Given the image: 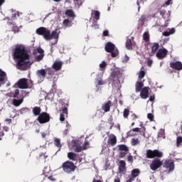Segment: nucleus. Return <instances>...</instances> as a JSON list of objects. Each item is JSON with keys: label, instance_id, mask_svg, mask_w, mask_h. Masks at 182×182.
Wrapping results in <instances>:
<instances>
[{"label": "nucleus", "instance_id": "37", "mask_svg": "<svg viewBox=\"0 0 182 182\" xmlns=\"http://www.w3.org/2000/svg\"><path fill=\"white\" fill-rule=\"evenodd\" d=\"M134 132H136L137 133H140V129L139 128H134L131 131H129V134L131 136H136V134H134Z\"/></svg>", "mask_w": 182, "mask_h": 182}, {"label": "nucleus", "instance_id": "14", "mask_svg": "<svg viewBox=\"0 0 182 182\" xmlns=\"http://www.w3.org/2000/svg\"><path fill=\"white\" fill-rule=\"evenodd\" d=\"M168 51L166 48H160L156 53V58L158 59H164L167 56Z\"/></svg>", "mask_w": 182, "mask_h": 182}, {"label": "nucleus", "instance_id": "61", "mask_svg": "<svg viewBox=\"0 0 182 182\" xmlns=\"http://www.w3.org/2000/svg\"><path fill=\"white\" fill-rule=\"evenodd\" d=\"M21 113H24V112H29V109L28 108H22L21 110Z\"/></svg>", "mask_w": 182, "mask_h": 182}, {"label": "nucleus", "instance_id": "56", "mask_svg": "<svg viewBox=\"0 0 182 182\" xmlns=\"http://www.w3.org/2000/svg\"><path fill=\"white\" fill-rule=\"evenodd\" d=\"M97 85H99L100 86H102V85H105V82H103V80H98Z\"/></svg>", "mask_w": 182, "mask_h": 182}, {"label": "nucleus", "instance_id": "63", "mask_svg": "<svg viewBox=\"0 0 182 182\" xmlns=\"http://www.w3.org/2000/svg\"><path fill=\"white\" fill-rule=\"evenodd\" d=\"M135 178H133V176H131L127 181V182H133L134 181Z\"/></svg>", "mask_w": 182, "mask_h": 182}, {"label": "nucleus", "instance_id": "58", "mask_svg": "<svg viewBox=\"0 0 182 182\" xmlns=\"http://www.w3.org/2000/svg\"><path fill=\"white\" fill-rule=\"evenodd\" d=\"M163 36H170L169 31H164V32H163Z\"/></svg>", "mask_w": 182, "mask_h": 182}, {"label": "nucleus", "instance_id": "31", "mask_svg": "<svg viewBox=\"0 0 182 182\" xmlns=\"http://www.w3.org/2000/svg\"><path fill=\"white\" fill-rule=\"evenodd\" d=\"M63 24L65 28H70V26H72V21L69 19H65L63 21Z\"/></svg>", "mask_w": 182, "mask_h": 182}, {"label": "nucleus", "instance_id": "28", "mask_svg": "<svg viewBox=\"0 0 182 182\" xmlns=\"http://www.w3.org/2000/svg\"><path fill=\"white\" fill-rule=\"evenodd\" d=\"M22 103H23V98H21V100H16V99L13 100V105L16 107L21 106V105H22Z\"/></svg>", "mask_w": 182, "mask_h": 182}, {"label": "nucleus", "instance_id": "11", "mask_svg": "<svg viewBox=\"0 0 182 182\" xmlns=\"http://www.w3.org/2000/svg\"><path fill=\"white\" fill-rule=\"evenodd\" d=\"M119 150V158L123 159V157H126V154L129 153V147L125 144H121L118 146Z\"/></svg>", "mask_w": 182, "mask_h": 182}, {"label": "nucleus", "instance_id": "10", "mask_svg": "<svg viewBox=\"0 0 182 182\" xmlns=\"http://www.w3.org/2000/svg\"><path fill=\"white\" fill-rule=\"evenodd\" d=\"M163 167L166 168L168 173L174 171V162L171 160H166L164 161Z\"/></svg>", "mask_w": 182, "mask_h": 182}, {"label": "nucleus", "instance_id": "39", "mask_svg": "<svg viewBox=\"0 0 182 182\" xmlns=\"http://www.w3.org/2000/svg\"><path fill=\"white\" fill-rule=\"evenodd\" d=\"M49 171H50V169H48V168H45L43 171V176H45V177H48Z\"/></svg>", "mask_w": 182, "mask_h": 182}, {"label": "nucleus", "instance_id": "54", "mask_svg": "<svg viewBox=\"0 0 182 182\" xmlns=\"http://www.w3.org/2000/svg\"><path fill=\"white\" fill-rule=\"evenodd\" d=\"M103 36H109V31L105 30L102 33Z\"/></svg>", "mask_w": 182, "mask_h": 182}, {"label": "nucleus", "instance_id": "23", "mask_svg": "<svg viewBox=\"0 0 182 182\" xmlns=\"http://www.w3.org/2000/svg\"><path fill=\"white\" fill-rule=\"evenodd\" d=\"M143 86H144V84L140 81H138L135 84V92L136 93H139V92H141V89H143Z\"/></svg>", "mask_w": 182, "mask_h": 182}, {"label": "nucleus", "instance_id": "6", "mask_svg": "<svg viewBox=\"0 0 182 182\" xmlns=\"http://www.w3.org/2000/svg\"><path fill=\"white\" fill-rule=\"evenodd\" d=\"M37 121L40 124H45V123H49L50 122V115L47 112H41L37 117Z\"/></svg>", "mask_w": 182, "mask_h": 182}, {"label": "nucleus", "instance_id": "26", "mask_svg": "<svg viewBox=\"0 0 182 182\" xmlns=\"http://www.w3.org/2000/svg\"><path fill=\"white\" fill-rule=\"evenodd\" d=\"M159 48H160V44H159V43H154L151 46V53H155L156 52H157Z\"/></svg>", "mask_w": 182, "mask_h": 182}, {"label": "nucleus", "instance_id": "5", "mask_svg": "<svg viewBox=\"0 0 182 182\" xmlns=\"http://www.w3.org/2000/svg\"><path fill=\"white\" fill-rule=\"evenodd\" d=\"M146 157L147 159H154L155 157H158V159H161L163 157V152L155 149L152 151L151 149H148L146 151Z\"/></svg>", "mask_w": 182, "mask_h": 182}, {"label": "nucleus", "instance_id": "20", "mask_svg": "<svg viewBox=\"0 0 182 182\" xmlns=\"http://www.w3.org/2000/svg\"><path fill=\"white\" fill-rule=\"evenodd\" d=\"M62 66H63V63L62 61H55L53 63L52 65V68L56 72H59L60 69H62Z\"/></svg>", "mask_w": 182, "mask_h": 182}, {"label": "nucleus", "instance_id": "24", "mask_svg": "<svg viewBox=\"0 0 182 182\" xmlns=\"http://www.w3.org/2000/svg\"><path fill=\"white\" fill-rule=\"evenodd\" d=\"M36 75L38 77L45 79V77H46V70H45V69L38 70H37Z\"/></svg>", "mask_w": 182, "mask_h": 182}, {"label": "nucleus", "instance_id": "64", "mask_svg": "<svg viewBox=\"0 0 182 182\" xmlns=\"http://www.w3.org/2000/svg\"><path fill=\"white\" fill-rule=\"evenodd\" d=\"M114 182H120V178L117 177L116 178L114 179Z\"/></svg>", "mask_w": 182, "mask_h": 182}, {"label": "nucleus", "instance_id": "55", "mask_svg": "<svg viewBox=\"0 0 182 182\" xmlns=\"http://www.w3.org/2000/svg\"><path fill=\"white\" fill-rule=\"evenodd\" d=\"M129 56H127V55H125L124 56V60H123V62H124L125 63H127V62H129Z\"/></svg>", "mask_w": 182, "mask_h": 182}, {"label": "nucleus", "instance_id": "45", "mask_svg": "<svg viewBox=\"0 0 182 182\" xmlns=\"http://www.w3.org/2000/svg\"><path fill=\"white\" fill-rule=\"evenodd\" d=\"M89 141H85L84 144L82 145V150H86L87 149V146H89Z\"/></svg>", "mask_w": 182, "mask_h": 182}, {"label": "nucleus", "instance_id": "3", "mask_svg": "<svg viewBox=\"0 0 182 182\" xmlns=\"http://www.w3.org/2000/svg\"><path fill=\"white\" fill-rule=\"evenodd\" d=\"M105 50L108 53H111L112 58H117L119 55V50L116 48V46L113 43L107 42L105 46Z\"/></svg>", "mask_w": 182, "mask_h": 182}, {"label": "nucleus", "instance_id": "49", "mask_svg": "<svg viewBox=\"0 0 182 182\" xmlns=\"http://www.w3.org/2000/svg\"><path fill=\"white\" fill-rule=\"evenodd\" d=\"M36 50L38 53H40V55H43V49H42L41 47L37 48Z\"/></svg>", "mask_w": 182, "mask_h": 182}, {"label": "nucleus", "instance_id": "30", "mask_svg": "<svg viewBox=\"0 0 182 182\" xmlns=\"http://www.w3.org/2000/svg\"><path fill=\"white\" fill-rule=\"evenodd\" d=\"M126 48L128 49V50H132V49H133V43H132V39L127 40Z\"/></svg>", "mask_w": 182, "mask_h": 182}, {"label": "nucleus", "instance_id": "27", "mask_svg": "<svg viewBox=\"0 0 182 182\" xmlns=\"http://www.w3.org/2000/svg\"><path fill=\"white\" fill-rule=\"evenodd\" d=\"M32 112L34 116H39V114H41V112H42V109L39 107H34Z\"/></svg>", "mask_w": 182, "mask_h": 182}, {"label": "nucleus", "instance_id": "60", "mask_svg": "<svg viewBox=\"0 0 182 182\" xmlns=\"http://www.w3.org/2000/svg\"><path fill=\"white\" fill-rule=\"evenodd\" d=\"M5 122H6V123H7V124H11V123H12V119H6Z\"/></svg>", "mask_w": 182, "mask_h": 182}, {"label": "nucleus", "instance_id": "33", "mask_svg": "<svg viewBox=\"0 0 182 182\" xmlns=\"http://www.w3.org/2000/svg\"><path fill=\"white\" fill-rule=\"evenodd\" d=\"M94 19L99 21L100 19V12L99 11H93Z\"/></svg>", "mask_w": 182, "mask_h": 182}, {"label": "nucleus", "instance_id": "29", "mask_svg": "<svg viewBox=\"0 0 182 182\" xmlns=\"http://www.w3.org/2000/svg\"><path fill=\"white\" fill-rule=\"evenodd\" d=\"M65 15L68 16V18H72L73 19H75V12L72 9H68L65 11Z\"/></svg>", "mask_w": 182, "mask_h": 182}, {"label": "nucleus", "instance_id": "51", "mask_svg": "<svg viewBox=\"0 0 182 182\" xmlns=\"http://www.w3.org/2000/svg\"><path fill=\"white\" fill-rule=\"evenodd\" d=\"M92 26L95 29H99V24H97V21L94 22L93 24L92 25Z\"/></svg>", "mask_w": 182, "mask_h": 182}, {"label": "nucleus", "instance_id": "13", "mask_svg": "<svg viewBox=\"0 0 182 182\" xmlns=\"http://www.w3.org/2000/svg\"><path fill=\"white\" fill-rule=\"evenodd\" d=\"M126 161L121 160L119 161V166L118 167V173L122 176V174L126 173Z\"/></svg>", "mask_w": 182, "mask_h": 182}, {"label": "nucleus", "instance_id": "47", "mask_svg": "<svg viewBox=\"0 0 182 182\" xmlns=\"http://www.w3.org/2000/svg\"><path fill=\"white\" fill-rule=\"evenodd\" d=\"M145 21H146V16L142 15L139 18V22H141V23H144Z\"/></svg>", "mask_w": 182, "mask_h": 182}, {"label": "nucleus", "instance_id": "12", "mask_svg": "<svg viewBox=\"0 0 182 182\" xmlns=\"http://www.w3.org/2000/svg\"><path fill=\"white\" fill-rule=\"evenodd\" d=\"M19 89H28L29 85H28V80L26 78H21L17 82Z\"/></svg>", "mask_w": 182, "mask_h": 182}, {"label": "nucleus", "instance_id": "62", "mask_svg": "<svg viewBox=\"0 0 182 182\" xmlns=\"http://www.w3.org/2000/svg\"><path fill=\"white\" fill-rule=\"evenodd\" d=\"M48 180H50V181H56V179L53 176H48Z\"/></svg>", "mask_w": 182, "mask_h": 182}, {"label": "nucleus", "instance_id": "1", "mask_svg": "<svg viewBox=\"0 0 182 182\" xmlns=\"http://www.w3.org/2000/svg\"><path fill=\"white\" fill-rule=\"evenodd\" d=\"M29 58V54H28V51L26 50L25 47L18 46L15 48L14 58L17 62L16 66L18 70H28L29 63H31Z\"/></svg>", "mask_w": 182, "mask_h": 182}, {"label": "nucleus", "instance_id": "53", "mask_svg": "<svg viewBox=\"0 0 182 182\" xmlns=\"http://www.w3.org/2000/svg\"><path fill=\"white\" fill-rule=\"evenodd\" d=\"M70 127H71V126H70V124H69V122H67V124H66L67 129L65 130V133H68V132H69V130L70 129Z\"/></svg>", "mask_w": 182, "mask_h": 182}, {"label": "nucleus", "instance_id": "40", "mask_svg": "<svg viewBox=\"0 0 182 182\" xmlns=\"http://www.w3.org/2000/svg\"><path fill=\"white\" fill-rule=\"evenodd\" d=\"M146 76V72L141 70L139 73V79H143Z\"/></svg>", "mask_w": 182, "mask_h": 182}, {"label": "nucleus", "instance_id": "4", "mask_svg": "<svg viewBox=\"0 0 182 182\" xmlns=\"http://www.w3.org/2000/svg\"><path fill=\"white\" fill-rule=\"evenodd\" d=\"M62 168L63 171L69 174L75 171V170H76V166H75V164H73V162L66 161L62 164Z\"/></svg>", "mask_w": 182, "mask_h": 182}, {"label": "nucleus", "instance_id": "32", "mask_svg": "<svg viewBox=\"0 0 182 182\" xmlns=\"http://www.w3.org/2000/svg\"><path fill=\"white\" fill-rule=\"evenodd\" d=\"M54 144L58 149L62 147V144H60V139L59 138H55L54 140Z\"/></svg>", "mask_w": 182, "mask_h": 182}, {"label": "nucleus", "instance_id": "19", "mask_svg": "<svg viewBox=\"0 0 182 182\" xmlns=\"http://www.w3.org/2000/svg\"><path fill=\"white\" fill-rule=\"evenodd\" d=\"M150 88L149 87H144L140 93L141 99H147L149 97V90Z\"/></svg>", "mask_w": 182, "mask_h": 182}, {"label": "nucleus", "instance_id": "35", "mask_svg": "<svg viewBox=\"0 0 182 182\" xmlns=\"http://www.w3.org/2000/svg\"><path fill=\"white\" fill-rule=\"evenodd\" d=\"M182 146V136H179L176 138V147H180Z\"/></svg>", "mask_w": 182, "mask_h": 182}, {"label": "nucleus", "instance_id": "50", "mask_svg": "<svg viewBox=\"0 0 182 182\" xmlns=\"http://www.w3.org/2000/svg\"><path fill=\"white\" fill-rule=\"evenodd\" d=\"M7 24L9 25V26H11V28H12L13 26L16 24V23L11 21L10 19H9V21L7 22Z\"/></svg>", "mask_w": 182, "mask_h": 182}, {"label": "nucleus", "instance_id": "59", "mask_svg": "<svg viewBox=\"0 0 182 182\" xmlns=\"http://www.w3.org/2000/svg\"><path fill=\"white\" fill-rule=\"evenodd\" d=\"M159 13L161 16H164V15H166V10H161Z\"/></svg>", "mask_w": 182, "mask_h": 182}, {"label": "nucleus", "instance_id": "38", "mask_svg": "<svg viewBox=\"0 0 182 182\" xmlns=\"http://www.w3.org/2000/svg\"><path fill=\"white\" fill-rule=\"evenodd\" d=\"M129 114H130V110L129 109H124L123 112V116L124 119H127V117H129Z\"/></svg>", "mask_w": 182, "mask_h": 182}, {"label": "nucleus", "instance_id": "18", "mask_svg": "<svg viewBox=\"0 0 182 182\" xmlns=\"http://www.w3.org/2000/svg\"><path fill=\"white\" fill-rule=\"evenodd\" d=\"M6 82V73L0 69V87L2 85H5Z\"/></svg>", "mask_w": 182, "mask_h": 182}, {"label": "nucleus", "instance_id": "25", "mask_svg": "<svg viewBox=\"0 0 182 182\" xmlns=\"http://www.w3.org/2000/svg\"><path fill=\"white\" fill-rule=\"evenodd\" d=\"M140 176V169L134 168L131 172V177L133 178H136V177H139Z\"/></svg>", "mask_w": 182, "mask_h": 182}, {"label": "nucleus", "instance_id": "42", "mask_svg": "<svg viewBox=\"0 0 182 182\" xmlns=\"http://www.w3.org/2000/svg\"><path fill=\"white\" fill-rule=\"evenodd\" d=\"M48 72V75H49L50 76H53V75H55V70H53V69L52 68H48L47 70Z\"/></svg>", "mask_w": 182, "mask_h": 182}, {"label": "nucleus", "instance_id": "8", "mask_svg": "<svg viewBox=\"0 0 182 182\" xmlns=\"http://www.w3.org/2000/svg\"><path fill=\"white\" fill-rule=\"evenodd\" d=\"M161 166H163V162L159 159H155L152 161V162L149 165V167L151 170H152L153 171H156V170L160 168Z\"/></svg>", "mask_w": 182, "mask_h": 182}, {"label": "nucleus", "instance_id": "2", "mask_svg": "<svg viewBox=\"0 0 182 182\" xmlns=\"http://www.w3.org/2000/svg\"><path fill=\"white\" fill-rule=\"evenodd\" d=\"M36 33H37V35L43 36L46 41H50L52 39H58L59 38V33H58V31H53L50 33V30L45 27H40L37 28L36 31Z\"/></svg>", "mask_w": 182, "mask_h": 182}, {"label": "nucleus", "instance_id": "36", "mask_svg": "<svg viewBox=\"0 0 182 182\" xmlns=\"http://www.w3.org/2000/svg\"><path fill=\"white\" fill-rule=\"evenodd\" d=\"M140 144V141L139 140V139H132L131 140V144L132 146H137V144Z\"/></svg>", "mask_w": 182, "mask_h": 182}, {"label": "nucleus", "instance_id": "48", "mask_svg": "<svg viewBox=\"0 0 182 182\" xmlns=\"http://www.w3.org/2000/svg\"><path fill=\"white\" fill-rule=\"evenodd\" d=\"M43 56H44V54H40L37 55L36 60H38V62H39V60H42V59H43Z\"/></svg>", "mask_w": 182, "mask_h": 182}, {"label": "nucleus", "instance_id": "34", "mask_svg": "<svg viewBox=\"0 0 182 182\" xmlns=\"http://www.w3.org/2000/svg\"><path fill=\"white\" fill-rule=\"evenodd\" d=\"M143 40L145 42H149L150 41V35H149V32H144L143 34Z\"/></svg>", "mask_w": 182, "mask_h": 182}, {"label": "nucleus", "instance_id": "46", "mask_svg": "<svg viewBox=\"0 0 182 182\" xmlns=\"http://www.w3.org/2000/svg\"><path fill=\"white\" fill-rule=\"evenodd\" d=\"M106 66H107V63H106L105 61H102L100 64V68L101 69H104V68H105Z\"/></svg>", "mask_w": 182, "mask_h": 182}, {"label": "nucleus", "instance_id": "15", "mask_svg": "<svg viewBox=\"0 0 182 182\" xmlns=\"http://www.w3.org/2000/svg\"><path fill=\"white\" fill-rule=\"evenodd\" d=\"M170 68L174 70H182V63L180 61L170 63Z\"/></svg>", "mask_w": 182, "mask_h": 182}, {"label": "nucleus", "instance_id": "44", "mask_svg": "<svg viewBox=\"0 0 182 182\" xmlns=\"http://www.w3.org/2000/svg\"><path fill=\"white\" fill-rule=\"evenodd\" d=\"M18 96H19V90L17 89L14 91V93H13V97L16 99L18 98Z\"/></svg>", "mask_w": 182, "mask_h": 182}, {"label": "nucleus", "instance_id": "52", "mask_svg": "<svg viewBox=\"0 0 182 182\" xmlns=\"http://www.w3.org/2000/svg\"><path fill=\"white\" fill-rule=\"evenodd\" d=\"M132 120H136V119H139V117L136 114H132L131 115Z\"/></svg>", "mask_w": 182, "mask_h": 182}, {"label": "nucleus", "instance_id": "21", "mask_svg": "<svg viewBox=\"0 0 182 182\" xmlns=\"http://www.w3.org/2000/svg\"><path fill=\"white\" fill-rule=\"evenodd\" d=\"M73 149L76 153H80V151L83 150V148H82V146H80V143L77 141H74L73 143Z\"/></svg>", "mask_w": 182, "mask_h": 182}, {"label": "nucleus", "instance_id": "43", "mask_svg": "<svg viewBox=\"0 0 182 182\" xmlns=\"http://www.w3.org/2000/svg\"><path fill=\"white\" fill-rule=\"evenodd\" d=\"M147 118L151 121L153 122L154 120V115H153V114L151 113H149L147 114Z\"/></svg>", "mask_w": 182, "mask_h": 182}, {"label": "nucleus", "instance_id": "41", "mask_svg": "<svg viewBox=\"0 0 182 182\" xmlns=\"http://www.w3.org/2000/svg\"><path fill=\"white\" fill-rule=\"evenodd\" d=\"M12 31L14 32V33H16V32H19V28H18V26H16V23L14 24L12 27Z\"/></svg>", "mask_w": 182, "mask_h": 182}, {"label": "nucleus", "instance_id": "7", "mask_svg": "<svg viewBox=\"0 0 182 182\" xmlns=\"http://www.w3.org/2000/svg\"><path fill=\"white\" fill-rule=\"evenodd\" d=\"M110 79L114 83L116 82H120L119 79H122V72L118 69L114 70L111 73Z\"/></svg>", "mask_w": 182, "mask_h": 182}, {"label": "nucleus", "instance_id": "16", "mask_svg": "<svg viewBox=\"0 0 182 182\" xmlns=\"http://www.w3.org/2000/svg\"><path fill=\"white\" fill-rule=\"evenodd\" d=\"M117 143V138L116 137V135L111 134L109 136L108 140H107V144L109 146H116Z\"/></svg>", "mask_w": 182, "mask_h": 182}, {"label": "nucleus", "instance_id": "17", "mask_svg": "<svg viewBox=\"0 0 182 182\" xmlns=\"http://www.w3.org/2000/svg\"><path fill=\"white\" fill-rule=\"evenodd\" d=\"M112 105L113 104L112 103V101L108 100L107 102L102 105V109L105 113H107L108 112H110V108L112 107Z\"/></svg>", "mask_w": 182, "mask_h": 182}, {"label": "nucleus", "instance_id": "22", "mask_svg": "<svg viewBox=\"0 0 182 182\" xmlns=\"http://www.w3.org/2000/svg\"><path fill=\"white\" fill-rule=\"evenodd\" d=\"M67 156L69 160H72V161H77L79 159V155L73 152H68Z\"/></svg>", "mask_w": 182, "mask_h": 182}, {"label": "nucleus", "instance_id": "9", "mask_svg": "<svg viewBox=\"0 0 182 182\" xmlns=\"http://www.w3.org/2000/svg\"><path fill=\"white\" fill-rule=\"evenodd\" d=\"M68 107H69L68 104H65L62 106V109H61L62 112L60 114V122H65V117H68Z\"/></svg>", "mask_w": 182, "mask_h": 182}, {"label": "nucleus", "instance_id": "57", "mask_svg": "<svg viewBox=\"0 0 182 182\" xmlns=\"http://www.w3.org/2000/svg\"><path fill=\"white\" fill-rule=\"evenodd\" d=\"M128 161H129L130 163H133V156L132 155H130L129 156H128L127 159Z\"/></svg>", "mask_w": 182, "mask_h": 182}]
</instances>
